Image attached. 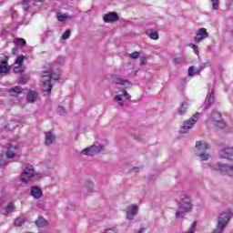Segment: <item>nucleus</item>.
Instances as JSON below:
<instances>
[{
    "label": "nucleus",
    "instance_id": "obj_1",
    "mask_svg": "<svg viewBox=\"0 0 233 233\" xmlns=\"http://www.w3.org/2000/svg\"><path fill=\"white\" fill-rule=\"evenodd\" d=\"M59 77H61L59 71L57 73H54V71L52 73L44 72L40 83L43 92H46V96H49L50 92H52V81H58Z\"/></svg>",
    "mask_w": 233,
    "mask_h": 233
},
{
    "label": "nucleus",
    "instance_id": "obj_2",
    "mask_svg": "<svg viewBox=\"0 0 233 233\" xmlns=\"http://www.w3.org/2000/svg\"><path fill=\"white\" fill-rule=\"evenodd\" d=\"M45 175L41 172H35L34 166H26L20 177L22 183H28L29 181H37V179H42Z\"/></svg>",
    "mask_w": 233,
    "mask_h": 233
},
{
    "label": "nucleus",
    "instance_id": "obj_3",
    "mask_svg": "<svg viewBox=\"0 0 233 233\" xmlns=\"http://www.w3.org/2000/svg\"><path fill=\"white\" fill-rule=\"evenodd\" d=\"M208 148H210V146L205 141H198L196 143V155L199 157L200 161H208L210 159V154L207 153Z\"/></svg>",
    "mask_w": 233,
    "mask_h": 233
},
{
    "label": "nucleus",
    "instance_id": "obj_4",
    "mask_svg": "<svg viewBox=\"0 0 233 233\" xmlns=\"http://www.w3.org/2000/svg\"><path fill=\"white\" fill-rule=\"evenodd\" d=\"M178 208L183 210L186 214L188 212H192V208L194 206L192 205V201L190 200V197L187 194H181L179 198L177 199Z\"/></svg>",
    "mask_w": 233,
    "mask_h": 233
},
{
    "label": "nucleus",
    "instance_id": "obj_5",
    "mask_svg": "<svg viewBox=\"0 0 233 233\" xmlns=\"http://www.w3.org/2000/svg\"><path fill=\"white\" fill-rule=\"evenodd\" d=\"M212 170L215 172H220V174H224L225 176H228L229 177H233V166L223 164L221 162H218L211 167Z\"/></svg>",
    "mask_w": 233,
    "mask_h": 233
},
{
    "label": "nucleus",
    "instance_id": "obj_6",
    "mask_svg": "<svg viewBox=\"0 0 233 233\" xmlns=\"http://www.w3.org/2000/svg\"><path fill=\"white\" fill-rule=\"evenodd\" d=\"M231 218L232 210L225 209L218 215L217 219V226L222 228H227V225H228V222L230 221Z\"/></svg>",
    "mask_w": 233,
    "mask_h": 233
},
{
    "label": "nucleus",
    "instance_id": "obj_7",
    "mask_svg": "<svg viewBox=\"0 0 233 233\" xmlns=\"http://www.w3.org/2000/svg\"><path fill=\"white\" fill-rule=\"evenodd\" d=\"M200 114L198 112L195 113L189 119L186 120L183 126L180 127V134H187L198 123Z\"/></svg>",
    "mask_w": 233,
    "mask_h": 233
},
{
    "label": "nucleus",
    "instance_id": "obj_8",
    "mask_svg": "<svg viewBox=\"0 0 233 233\" xmlns=\"http://www.w3.org/2000/svg\"><path fill=\"white\" fill-rule=\"evenodd\" d=\"M104 148V145L96 143L80 151V156H96V154H99Z\"/></svg>",
    "mask_w": 233,
    "mask_h": 233
},
{
    "label": "nucleus",
    "instance_id": "obj_9",
    "mask_svg": "<svg viewBox=\"0 0 233 233\" xmlns=\"http://www.w3.org/2000/svg\"><path fill=\"white\" fill-rule=\"evenodd\" d=\"M208 121L213 127H217V128H225V127H227V124L221 118V114L218 112H213Z\"/></svg>",
    "mask_w": 233,
    "mask_h": 233
},
{
    "label": "nucleus",
    "instance_id": "obj_10",
    "mask_svg": "<svg viewBox=\"0 0 233 233\" xmlns=\"http://www.w3.org/2000/svg\"><path fill=\"white\" fill-rule=\"evenodd\" d=\"M208 37V32H207V28L201 27L197 31L194 41L195 43H203Z\"/></svg>",
    "mask_w": 233,
    "mask_h": 233
},
{
    "label": "nucleus",
    "instance_id": "obj_11",
    "mask_svg": "<svg viewBox=\"0 0 233 233\" xmlns=\"http://www.w3.org/2000/svg\"><path fill=\"white\" fill-rule=\"evenodd\" d=\"M139 208L137 205H131L127 208V219L132 221L137 216V211Z\"/></svg>",
    "mask_w": 233,
    "mask_h": 233
},
{
    "label": "nucleus",
    "instance_id": "obj_12",
    "mask_svg": "<svg viewBox=\"0 0 233 233\" xmlns=\"http://www.w3.org/2000/svg\"><path fill=\"white\" fill-rule=\"evenodd\" d=\"M104 23H116L119 21V15L116 12H109L103 16Z\"/></svg>",
    "mask_w": 233,
    "mask_h": 233
},
{
    "label": "nucleus",
    "instance_id": "obj_13",
    "mask_svg": "<svg viewBox=\"0 0 233 233\" xmlns=\"http://www.w3.org/2000/svg\"><path fill=\"white\" fill-rule=\"evenodd\" d=\"M188 106H190L188 98H183L180 102L179 107L177 108L178 116H185V114H187V110H188Z\"/></svg>",
    "mask_w": 233,
    "mask_h": 233
},
{
    "label": "nucleus",
    "instance_id": "obj_14",
    "mask_svg": "<svg viewBox=\"0 0 233 233\" xmlns=\"http://www.w3.org/2000/svg\"><path fill=\"white\" fill-rule=\"evenodd\" d=\"M218 156L222 159H233V147H226L220 150Z\"/></svg>",
    "mask_w": 233,
    "mask_h": 233
},
{
    "label": "nucleus",
    "instance_id": "obj_15",
    "mask_svg": "<svg viewBox=\"0 0 233 233\" xmlns=\"http://www.w3.org/2000/svg\"><path fill=\"white\" fill-rule=\"evenodd\" d=\"M30 194L34 199H40V198H43V189L37 186H34L31 187Z\"/></svg>",
    "mask_w": 233,
    "mask_h": 233
},
{
    "label": "nucleus",
    "instance_id": "obj_16",
    "mask_svg": "<svg viewBox=\"0 0 233 233\" xmlns=\"http://www.w3.org/2000/svg\"><path fill=\"white\" fill-rule=\"evenodd\" d=\"M15 154H17V147L9 144L7 146V150L5 152V155L7 157L8 159H12L14 157H15Z\"/></svg>",
    "mask_w": 233,
    "mask_h": 233
},
{
    "label": "nucleus",
    "instance_id": "obj_17",
    "mask_svg": "<svg viewBox=\"0 0 233 233\" xmlns=\"http://www.w3.org/2000/svg\"><path fill=\"white\" fill-rule=\"evenodd\" d=\"M45 143L47 146L56 143V135L52 131L45 133Z\"/></svg>",
    "mask_w": 233,
    "mask_h": 233
},
{
    "label": "nucleus",
    "instance_id": "obj_18",
    "mask_svg": "<svg viewBox=\"0 0 233 233\" xmlns=\"http://www.w3.org/2000/svg\"><path fill=\"white\" fill-rule=\"evenodd\" d=\"M216 101V98L214 96V91H211L209 96L206 98L205 104H206V110H208L210 108V106L214 105Z\"/></svg>",
    "mask_w": 233,
    "mask_h": 233
},
{
    "label": "nucleus",
    "instance_id": "obj_19",
    "mask_svg": "<svg viewBox=\"0 0 233 233\" xmlns=\"http://www.w3.org/2000/svg\"><path fill=\"white\" fill-rule=\"evenodd\" d=\"M113 83L116 85H121L122 86H130V82L128 80H125L119 76L113 78Z\"/></svg>",
    "mask_w": 233,
    "mask_h": 233
},
{
    "label": "nucleus",
    "instance_id": "obj_20",
    "mask_svg": "<svg viewBox=\"0 0 233 233\" xmlns=\"http://www.w3.org/2000/svg\"><path fill=\"white\" fill-rule=\"evenodd\" d=\"M146 35H147L150 39H153V41H157V39H159V34L154 29L147 31Z\"/></svg>",
    "mask_w": 233,
    "mask_h": 233
},
{
    "label": "nucleus",
    "instance_id": "obj_21",
    "mask_svg": "<svg viewBox=\"0 0 233 233\" xmlns=\"http://www.w3.org/2000/svg\"><path fill=\"white\" fill-rule=\"evenodd\" d=\"M201 70H203V68L194 67V66H191L188 68V76H190L191 77L194 76H198V74L201 73Z\"/></svg>",
    "mask_w": 233,
    "mask_h": 233
},
{
    "label": "nucleus",
    "instance_id": "obj_22",
    "mask_svg": "<svg viewBox=\"0 0 233 233\" xmlns=\"http://www.w3.org/2000/svg\"><path fill=\"white\" fill-rule=\"evenodd\" d=\"M36 99H37V93L35 91H30L27 94V96H26L27 103H35Z\"/></svg>",
    "mask_w": 233,
    "mask_h": 233
},
{
    "label": "nucleus",
    "instance_id": "obj_23",
    "mask_svg": "<svg viewBox=\"0 0 233 233\" xmlns=\"http://www.w3.org/2000/svg\"><path fill=\"white\" fill-rule=\"evenodd\" d=\"M21 92H22L21 86H15L12 89H9V94L10 96H13V97H17V96H19Z\"/></svg>",
    "mask_w": 233,
    "mask_h": 233
},
{
    "label": "nucleus",
    "instance_id": "obj_24",
    "mask_svg": "<svg viewBox=\"0 0 233 233\" xmlns=\"http://www.w3.org/2000/svg\"><path fill=\"white\" fill-rule=\"evenodd\" d=\"M15 127H19V122H17L16 120H12L9 124H7L5 127V130H14V128H15Z\"/></svg>",
    "mask_w": 233,
    "mask_h": 233
},
{
    "label": "nucleus",
    "instance_id": "obj_25",
    "mask_svg": "<svg viewBox=\"0 0 233 233\" xmlns=\"http://www.w3.org/2000/svg\"><path fill=\"white\" fill-rule=\"evenodd\" d=\"M185 214H187L186 211H184V210H181V211L177 210V211L175 212V218H176V219L177 221H179L181 219H185Z\"/></svg>",
    "mask_w": 233,
    "mask_h": 233
},
{
    "label": "nucleus",
    "instance_id": "obj_26",
    "mask_svg": "<svg viewBox=\"0 0 233 233\" xmlns=\"http://www.w3.org/2000/svg\"><path fill=\"white\" fill-rule=\"evenodd\" d=\"M8 72V66L6 62H0V74H6Z\"/></svg>",
    "mask_w": 233,
    "mask_h": 233
},
{
    "label": "nucleus",
    "instance_id": "obj_27",
    "mask_svg": "<svg viewBox=\"0 0 233 233\" xmlns=\"http://www.w3.org/2000/svg\"><path fill=\"white\" fill-rule=\"evenodd\" d=\"M116 94H117L116 96H119V97H121L122 96H125L127 99H130L131 97L130 95H128V93L125 89H118L117 91H116Z\"/></svg>",
    "mask_w": 233,
    "mask_h": 233
},
{
    "label": "nucleus",
    "instance_id": "obj_28",
    "mask_svg": "<svg viewBox=\"0 0 233 233\" xmlns=\"http://www.w3.org/2000/svg\"><path fill=\"white\" fill-rule=\"evenodd\" d=\"M35 225L38 226L39 228H43V227H46V220L43 218H39L35 221Z\"/></svg>",
    "mask_w": 233,
    "mask_h": 233
},
{
    "label": "nucleus",
    "instance_id": "obj_29",
    "mask_svg": "<svg viewBox=\"0 0 233 233\" xmlns=\"http://www.w3.org/2000/svg\"><path fill=\"white\" fill-rule=\"evenodd\" d=\"M56 17L60 22L66 21V19L69 18L68 14H61V13H58L56 15Z\"/></svg>",
    "mask_w": 233,
    "mask_h": 233
},
{
    "label": "nucleus",
    "instance_id": "obj_30",
    "mask_svg": "<svg viewBox=\"0 0 233 233\" xmlns=\"http://www.w3.org/2000/svg\"><path fill=\"white\" fill-rule=\"evenodd\" d=\"M15 74H21V72H25V66L17 65L14 67Z\"/></svg>",
    "mask_w": 233,
    "mask_h": 233
},
{
    "label": "nucleus",
    "instance_id": "obj_31",
    "mask_svg": "<svg viewBox=\"0 0 233 233\" xmlns=\"http://www.w3.org/2000/svg\"><path fill=\"white\" fill-rule=\"evenodd\" d=\"M25 224V218H18L15 220V227H22Z\"/></svg>",
    "mask_w": 233,
    "mask_h": 233
},
{
    "label": "nucleus",
    "instance_id": "obj_32",
    "mask_svg": "<svg viewBox=\"0 0 233 233\" xmlns=\"http://www.w3.org/2000/svg\"><path fill=\"white\" fill-rule=\"evenodd\" d=\"M213 10H219V0H210Z\"/></svg>",
    "mask_w": 233,
    "mask_h": 233
},
{
    "label": "nucleus",
    "instance_id": "obj_33",
    "mask_svg": "<svg viewBox=\"0 0 233 233\" xmlns=\"http://www.w3.org/2000/svg\"><path fill=\"white\" fill-rule=\"evenodd\" d=\"M29 5H30V0H23L22 6L25 12H28Z\"/></svg>",
    "mask_w": 233,
    "mask_h": 233
},
{
    "label": "nucleus",
    "instance_id": "obj_34",
    "mask_svg": "<svg viewBox=\"0 0 233 233\" xmlns=\"http://www.w3.org/2000/svg\"><path fill=\"white\" fill-rule=\"evenodd\" d=\"M189 47L193 49L196 56H199V47L197 45L189 44Z\"/></svg>",
    "mask_w": 233,
    "mask_h": 233
},
{
    "label": "nucleus",
    "instance_id": "obj_35",
    "mask_svg": "<svg viewBox=\"0 0 233 233\" xmlns=\"http://www.w3.org/2000/svg\"><path fill=\"white\" fill-rule=\"evenodd\" d=\"M12 210H14V203H10V204L5 208L4 214H10V212H12Z\"/></svg>",
    "mask_w": 233,
    "mask_h": 233
},
{
    "label": "nucleus",
    "instance_id": "obj_36",
    "mask_svg": "<svg viewBox=\"0 0 233 233\" xmlns=\"http://www.w3.org/2000/svg\"><path fill=\"white\" fill-rule=\"evenodd\" d=\"M114 101L118 103L119 106H123V105H125L124 102H123V98H121V96H116L114 97Z\"/></svg>",
    "mask_w": 233,
    "mask_h": 233
},
{
    "label": "nucleus",
    "instance_id": "obj_37",
    "mask_svg": "<svg viewBox=\"0 0 233 233\" xmlns=\"http://www.w3.org/2000/svg\"><path fill=\"white\" fill-rule=\"evenodd\" d=\"M25 61V56H20L16 58L15 65H23Z\"/></svg>",
    "mask_w": 233,
    "mask_h": 233
},
{
    "label": "nucleus",
    "instance_id": "obj_38",
    "mask_svg": "<svg viewBox=\"0 0 233 233\" xmlns=\"http://www.w3.org/2000/svg\"><path fill=\"white\" fill-rule=\"evenodd\" d=\"M15 45H20V46H24L26 45V41L23 38H16L15 40Z\"/></svg>",
    "mask_w": 233,
    "mask_h": 233
},
{
    "label": "nucleus",
    "instance_id": "obj_39",
    "mask_svg": "<svg viewBox=\"0 0 233 233\" xmlns=\"http://www.w3.org/2000/svg\"><path fill=\"white\" fill-rule=\"evenodd\" d=\"M225 231V228H221L220 226H216V228L212 233H223Z\"/></svg>",
    "mask_w": 233,
    "mask_h": 233
},
{
    "label": "nucleus",
    "instance_id": "obj_40",
    "mask_svg": "<svg viewBox=\"0 0 233 233\" xmlns=\"http://www.w3.org/2000/svg\"><path fill=\"white\" fill-rule=\"evenodd\" d=\"M140 56V53L137 51H135L134 53L129 54V57H131V59H137Z\"/></svg>",
    "mask_w": 233,
    "mask_h": 233
},
{
    "label": "nucleus",
    "instance_id": "obj_41",
    "mask_svg": "<svg viewBox=\"0 0 233 233\" xmlns=\"http://www.w3.org/2000/svg\"><path fill=\"white\" fill-rule=\"evenodd\" d=\"M70 37V31L66 30L63 35H62V39L63 41H66V39H68Z\"/></svg>",
    "mask_w": 233,
    "mask_h": 233
},
{
    "label": "nucleus",
    "instance_id": "obj_42",
    "mask_svg": "<svg viewBox=\"0 0 233 233\" xmlns=\"http://www.w3.org/2000/svg\"><path fill=\"white\" fill-rule=\"evenodd\" d=\"M56 63L58 65H65V56H59L57 59H56Z\"/></svg>",
    "mask_w": 233,
    "mask_h": 233
},
{
    "label": "nucleus",
    "instance_id": "obj_43",
    "mask_svg": "<svg viewBox=\"0 0 233 233\" xmlns=\"http://www.w3.org/2000/svg\"><path fill=\"white\" fill-rule=\"evenodd\" d=\"M57 112H58V114L60 115V116H64V114H65V107H63V106H58V107H57Z\"/></svg>",
    "mask_w": 233,
    "mask_h": 233
},
{
    "label": "nucleus",
    "instance_id": "obj_44",
    "mask_svg": "<svg viewBox=\"0 0 233 233\" xmlns=\"http://www.w3.org/2000/svg\"><path fill=\"white\" fill-rule=\"evenodd\" d=\"M6 165V160H5L3 156H0V168L1 167H5Z\"/></svg>",
    "mask_w": 233,
    "mask_h": 233
},
{
    "label": "nucleus",
    "instance_id": "obj_45",
    "mask_svg": "<svg viewBox=\"0 0 233 233\" xmlns=\"http://www.w3.org/2000/svg\"><path fill=\"white\" fill-rule=\"evenodd\" d=\"M104 233H117V230L114 228H108V229H106Z\"/></svg>",
    "mask_w": 233,
    "mask_h": 233
},
{
    "label": "nucleus",
    "instance_id": "obj_46",
    "mask_svg": "<svg viewBox=\"0 0 233 233\" xmlns=\"http://www.w3.org/2000/svg\"><path fill=\"white\" fill-rule=\"evenodd\" d=\"M140 65H147V57L142 56L140 58Z\"/></svg>",
    "mask_w": 233,
    "mask_h": 233
},
{
    "label": "nucleus",
    "instance_id": "obj_47",
    "mask_svg": "<svg viewBox=\"0 0 233 233\" xmlns=\"http://www.w3.org/2000/svg\"><path fill=\"white\" fill-rule=\"evenodd\" d=\"M46 37H48L50 35H54V33L52 31H47V32H46Z\"/></svg>",
    "mask_w": 233,
    "mask_h": 233
},
{
    "label": "nucleus",
    "instance_id": "obj_48",
    "mask_svg": "<svg viewBox=\"0 0 233 233\" xmlns=\"http://www.w3.org/2000/svg\"><path fill=\"white\" fill-rule=\"evenodd\" d=\"M87 185L90 187V188L94 187V183H92V181H87Z\"/></svg>",
    "mask_w": 233,
    "mask_h": 233
},
{
    "label": "nucleus",
    "instance_id": "obj_49",
    "mask_svg": "<svg viewBox=\"0 0 233 233\" xmlns=\"http://www.w3.org/2000/svg\"><path fill=\"white\" fill-rule=\"evenodd\" d=\"M12 52L15 56L19 51L17 50V48H13Z\"/></svg>",
    "mask_w": 233,
    "mask_h": 233
},
{
    "label": "nucleus",
    "instance_id": "obj_50",
    "mask_svg": "<svg viewBox=\"0 0 233 233\" xmlns=\"http://www.w3.org/2000/svg\"><path fill=\"white\" fill-rule=\"evenodd\" d=\"M35 3H42L43 0H35Z\"/></svg>",
    "mask_w": 233,
    "mask_h": 233
}]
</instances>
